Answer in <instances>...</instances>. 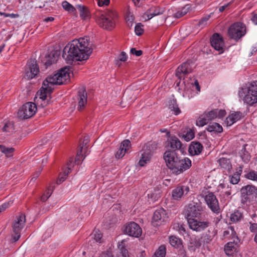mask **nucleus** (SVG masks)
Listing matches in <instances>:
<instances>
[{"label": "nucleus", "mask_w": 257, "mask_h": 257, "mask_svg": "<svg viewBox=\"0 0 257 257\" xmlns=\"http://www.w3.org/2000/svg\"><path fill=\"white\" fill-rule=\"evenodd\" d=\"M243 218V215L239 210H235L231 214L230 220L233 222L239 221Z\"/></svg>", "instance_id": "36"}, {"label": "nucleus", "mask_w": 257, "mask_h": 257, "mask_svg": "<svg viewBox=\"0 0 257 257\" xmlns=\"http://www.w3.org/2000/svg\"><path fill=\"white\" fill-rule=\"evenodd\" d=\"M189 191V188L187 186H179L175 188L172 192V196L174 199L178 200L184 195H186Z\"/></svg>", "instance_id": "20"}, {"label": "nucleus", "mask_w": 257, "mask_h": 257, "mask_svg": "<svg viewBox=\"0 0 257 257\" xmlns=\"http://www.w3.org/2000/svg\"><path fill=\"white\" fill-rule=\"evenodd\" d=\"M214 236V234L213 233L211 234H210V230H209L208 232L203 234L201 239L204 243H209L212 241Z\"/></svg>", "instance_id": "37"}, {"label": "nucleus", "mask_w": 257, "mask_h": 257, "mask_svg": "<svg viewBox=\"0 0 257 257\" xmlns=\"http://www.w3.org/2000/svg\"><path fill=\"white\" fill-rule=\"evenodd\" d=\"M187 13V10L185 9V8H183L180 11L177 12L176 13L174 14V17L176 18H180L183 16H184L185 14H186Z\"/></svg>", "instance_id": "53"}, {"label": "nucleus", "mask_w": 257, "mask_h": 257, "mask_svg": "<svg viewBox=\"0 0 257 257\" xmlns=\"http://www.w3.org/2000/svg\"><path fill=\"white\" fill-rule=\"evenodd\" d=\"M241 196L244 200L249 199V197L254 195L257 198V188L251 185L243 186L240 190Z\"/></svg>", "instance_id": "18"}, {"label": "nucleus", "mask_w": 257, "mask_h": 257, "mask_svg": "<svg viewBox=\"0 0 257 257\" xmlns=\"http://www.w3.org/2000/svg\"><path fill=\"white\" fill-rule=\"evenodd\" d=\"M229 229L230 230V235L232 236V237H237V236L236 235V232L234 231L233 227H232V226L229 227Z\"/></svg>", "instance_id": "64"}, {"label": "nucleus", "mask_w": 257, "mask_h": 257, "mask_svg": "<svg viewBox=\"0 0 257 257\" xmlns=\"http://www.w3.org/2000/svg\"><path fill=\"white\" fill-rule=\"evenodd\" d=\"M133 92L127 89L124 91L122 97V100L120 102V105L122 107H125L130 105L136 98L135 96L132 97Z\"/></svg>", "instance_id": "22"}, {"label": "nucleus", "mask_w": 257, "mask_h": 257, "mask_svg": "<svg viewBox=\"0 0 257 257\" xmlns=\"http://www.w3.org/2000/svg\"><path fill=\"white\" fill-rule=\"evenodd\" d=\"M209 18H210L209 15L202 18L198 22V26L199 27H201L202 28H203L206 25L207 22L208 21Z\"/></svg>", "instance_id": "50"}, {"label": "nucleus", "mask_w": 257, "mask_h": 257, "mask_svg": "<svg viewBox=\"0 0 257 257\" xmlns=\"http://www.w3.org/2000/svg\"><path fill=\"white\" fill-rule=\"evenodd\" d=\"M10 130H13V124L11 123H6L3 128L4 132H10Z\"/></svg>", "instance_id": "56"}, {"label": "nucleus", "mask_w": 257, "mask_h": 257, "mask_svg": "<svg viewBox=\"0 0 257 257\" xmlns=\"http://www.w3.org/2000/svg\"><path fill=\"white\" fill-rule=\"evenodd\" d=\"M42 170V169L41 168L39 171H37L34 175L33 177H32L31 180H36L37 178L39 176L41 171Z\"/></svg>", "instance_id": "63"}, {"label": "nucleus", "mask_w": 257, "mask_h": 257, "mask_svg": "<svg viewBox=\"0 0 257 257\" xmlns=\"http://www.w3.org/2000/svg\"><path fill=\"white\" fill-rule=\"evenodd\" d=\"M76 7L79 10L80 16L82 19L87 20L90 18V12L86 7L77 5Z\"/></svg>", "instance_id": "30"}, {"label": "nucleus", "mask_w": 257, "mask_h": 257, "mask_svg": "<svg viewBox=\"0 0 257 257\" xmlns=\"http://www.w3.org/2000/svg\"><path fill=\"white\" fill-rule=\"evenodd\" d=\"M245 30L244 25L240 23H237L229 27L228 34L231 39L237 41L245 35Z\"/></svg>", "instance_id": "8"}, {"label": "nucleus", "mask_w": 257, "mask_h": 257, "mask_svg": "<svg viewBox=\"0 0 257 257\" xmlns=\"http://www.w3.org/2000/svg\"><path fill=\"white\" fill-rule=\"evenodd\" d=\"M201 242L199 239L196 237L191 238L188 248L189 250L195 251L197 248H199L201 246Z\"/></svg>", "instance_id": "29"}, {"label": "nucleus", "mask_w": 257, "mask_h": 257, "mask_svg": "<svg viewBox=\"0 0 257 257\" xmlns=\"http://www.w3.org/2000/svg\"><path fill=\"white\" fill-rule=\"evenodd\" d=\"M1 151L5 153L8 157H10L12 156V153L14 151V149L13 148H6L5 146L0 145Z\"/></svg>", "instance_id": "42"}, {"label": "nucleus", "mask_w": 257, "mask_h": 257, "mask_svg": "<svg viewBox=\"0 0 257 257\" xmlns=\"http://www.w3.org/2000/svg\"><path fill=\"white\" fill-rule=\"evenodd\" d=\"M217 117L219 118H222L224 117L226 114V111L225 110L220 109L218 110L217 109Z\"/></svg>", "instance_id": "61"}, {"label": "nucleus", "mask_w": 257, "mask_h": 257, "mask_svg": "<svg viewBox=\"0 0 257 257\" xmlns=\"http://www.w3.org/2000/svg\"><path fill=\"white\" fill-rule=\"evenodd\" d=\"M126 152L125 150L119 148V149L117 151V152H116V153L115 154L116 158H117V159L121 158L122 157L124 156V155Z\"/></svg>", "instance_id": "54"}, {"label": "nucleus", "mask_w": 257, "mask_h": 257, "mask_svg": "<svg viewBox=\"0 0 257 257\" xmlns=\"http://www.w3.org/2000/svg\"><path fill=\"white\" fill-rule=\"evenodd\" d=\"M242 172L241 168L238 172H236L233 174L230 179V183L232 184H236L240 180V176Z\"/></svg>", "instance_id": "40"}, {"label": "nucleus", "mask_w": 257, "mask_h": 257, "mask_svg": "<svg viewBox=\"0 0 257 257\" xmlns=\"http://www.w3.org/2000/svg\"><path fill=\"white\" fill-rule=\"evenodd\" d=\"M95 21L101 27L107 30H111L115 26V24L104 13L100 12L95 14Z\"/></svg>", "instance_id": "7"}, {"label": "nucleus", "mask_w": 257, "mask_h": 257, "mask_svg": "<svg viewBox=\"0 0 257 257\" xmlns=\"http://www.w3.org/2000/svg\"><path fill=\"white\" fill-rule=\"evenodd\" d=\"M143 25L141 23H138L135 28L136 34L138 36L142 35L144 33V29L142 28Z\"/></svg>", "instance_id": "45"}, {"label": "nucleus", "mask_w": 257, "mask_h": 257, "mask_svg": "<svg viewBox=\"0 0 257 257\" xmlns=\"http://www.w3.org/2000/svg\"><path fill=\"white\" fill-rule=\"evenodd\" d=\"M71 67L69 66L62 68L57 73L53 75L48 76L43 81V86L40 88L38 93H39L40 99L43 103H41L42 107L46 106L48 102L45 101L47 98V93L51 94L54 88V85H61L69 81V71Z\"/></svg>", "instance_id": "2"}, {"label": "nucleus", "mask_w": 257, "mask_h": 257, "mask_svg": "<svg viewBox=\"0 0 257 257\" xmlns=\"http://www.w3.org/2000/svg\"><path fill=\"white\" fill-rule=\"evenodd\" d=\"M25 222L26 216L24 214L21 213L19 216H16L12 225L13 231L15 233L13 238L14 241H17L20 238L21 231L24 227Z\"/></svg>", "instance_id": "9"}, {"label": "nucleus", "mask_w": 257, "mask_h": 257, "mask_svg": "<svg viewBox=\"0 0 257 257\" xmlns=\"http://www.w3.org/2000/svg\"><path fill=\"white\" fill-rule=\"evenodd\" d=\"M94 237H93L94 239L96 240V242H98L99 243H101L102 241V234L100 232V231L98 230H94Z\"/></svg>", "instance_id": "48"}, {"label": "nucleus", "mask_w": 257, "mask_h": 257, "mask_svg": "<svg viewBox=\"0 0 257 257\" xmlns=\"http://www.w3.org/2000/svg\"><path fill=\"white\" fill-rule=\"evenodd\" d=\"M206 130L210 133H220L223 131V128L221 125L216 122H213L211 124L208 125L206 128Z\"/></svg>", "instance_id": "31"}, {"label": "nucleus", "mask_w": 257, "mask_h": 257, "mask_svg": "<svg viewBox=\"0 0 257 257\" xmlns=\"http://www.w3.org/2000/svg\"><path fill=\"white\" fill-rule=\"evenodd\" d=\"M168 219L166 211L162 208L156 210L153 214L152 223L154 226H159L163 222L166 221Z\"/></svg>", "instance_id": "13"}, {"label": "nucleus", "mask_w": 257, "mask_h": 257, "mask_svg": "<svg viewBox=\"0 0 257 257\" xmlns=\"http://www.w3.org/2000/svg\"><path fill=\"white\" fill-rule=\"evenodd\" d=\"M60 53L57 51H52L47 54L46 57V60L44 62L46 67H48L53 63L57 62Z\"/></svg>", "instance_id": "25"}, {"label": "nucleus", "mask_w": 257, "mask_h": 257, "mask_svg": "<svg viewBox=\"0 0 257 257\" xmlns=\"http://www.w3.org/2000/svg\"><path fill=\"white\" fill-rule=\"evenodd\" d=\"M238 95L243 98L244 102L249 105L257 102V81H253L242 87L239 91Z\"/></svg>", "instance_id": "4"}, {"label": "nucleus", "mask_w": 257, "mask_h": 257, "mask_svg": "<svg viewBox=\"0 0 257 257\" xmlns=\"http://www.w3.org/2000/svg\"><path fill=\"white\" fill-rule=\"evenodd\" d=\"M37 109L35 103L28 102L20 107L17 113L18 117L22 119H27L33 116Z\"/></svg>", "instance_id": "6"}, {"label": "nucleus", "mask_w": 257, "mask_h": 257, "mask_svg": "<svg viewBox=\"0 0 257 257\" xmlns=\"http://www.w3.org/2000/svg\"><path fill=\"white\" fill-rule=\"evenodd\" d=\"M127 59V56L124 52H122L118 57L117 65L119 66L120 64H119V61L121 62H125Z\"/></svg>", "instance_id": "52"}, {"label": "nucleus", "mask_w": 257, "mask_h": 257, "mask_svg": "<svg viewBox=\"0 0 257 257\" xmlns=\"http://www.w3.org/2000/svg\"><path fill=\"white\" fill-rule=\"evenodd\" d=\"M131 142L128 140H125L121 142L120 148L123 149V150H125L126 152H127V151L131 147Z\"/></svg>", "instance_id": "47"}, {"label": "nucleus", "mask_w": 257, "mask_h": 257, "mask_svg": "<svg viewBox=\"0 0 257 257\" xmlns=\"http://www.w3.org/2000/svg\"><path fill=\"white\" fill-rule=\"evenodd\" d=\"M131 53L133 55H135L136 56H140L143 54L142 50H137L136 48H133L131 49Z\"/></svg>", "instance_id": "55"}, {"label": "nucleus", "mask_w": 257, "mask_h": 257, "mask_svg": "<svg viewBox=\"0 0 257 257\" xmlns=\"http://www.w3.org/2000/svg\"><path fill=\"white\" fill-rule=\"evenodd\" d=\"M163 158L168 169L176 175L183 173L191 166L190 160L188 158L181 159L177 151H166Z\"/></svg>", "instance_id": "3"}, {"label": "nucleus", "mask_w": 257, "mask_h": 257, "mask_svg": "<svg viewBox=\"0 0 257 257\" xmlns=\"http://www.w3.org/2000/svg\"><path fill=\"white\" fill-rule=\"evenodd\" d=\"M164 12V9H161L160 7H153L149 9L143 16V18L145 21H148L153 17L161 15Z\"/></svg>", "instance_id": "19"}, {"label": "nucleus", "mask_w": 257, "mask_h": 257, "mask_svg": "<svg viewBox=\"0 0 257 257\" xmlns=\"http://www.w3.org/2000/svg\"><path fill=\"white\" fill-rule=\"evenodd\" d=\"M182 144L175 136H170L167 140V146L171 149L168 151H177V153H182Z\"/></svg>", "instance_id": "16"}, {"label": "nucleus", "mask_w": 257, "mask_h": 257, "mask_svg": "<svg viewBox=\"0 0 257 257\" xmlns=\"http://www.w3.org/2000/svg\"><path fill=\"white\" fill-rule=\"evenodd\" d=\"M205 200L212 211L217 214L219 212L218 201L213 193L209 192L205 196Z\"/></svg>", "instance_id": "14"}, {"label": "nucleus", "mask_w": 257, "mask_h": 257, "mask_svg": "<svg viewBox=\"0 0 257 257\" xmlns=\"http://www.w3.org/2000/svg\"><path fill=\"white\" fill-rule=\"evenodd\" d=\"M179 136L186 142H189L194 138V134L191 130H190L186 134L179 135Z\"/></svg>", "instance_id": "39"}, {"label": "nucleus", "mask_w": 257, "mask_h": 257, "mask_svg": "<svg viewBox=\"0 0 257 257\" xmlns=\"http://www.w3.org/2000/svg\"><path fill=\"white\" fill-rule=\"evenodd\" d=\"M72 162L73 160L71 159L69 161V162L67 163V169L65 170L62 174L61 173L59 174V176L56 182V183L57 184H60L65 180L66 177L71 172V163Z\"/></svg>", "instance_id": "28"}, {"label": "nucleus", "mask_w": 257, "mask_h": 257, "mask_svg": "<svg viewBox=\"0 0 257 257\" xmlns=\"http://www.w3.org/2000/svg\"><path fill=\"white\" fill-rule=\"evenodd\" d=\"M110 0H98V5L100 7L107 6L109 5Z\"/></svg>", "instance_id": "59"}, {"label": "nucleus", "mask_w": 257, "mask_h": 257, "mask_svg": "<svg viewBox=\"0 0 257 257\" xmlns=\"http://www.w3.org/2000/svg\"><path fill=\"white\" fill-rule=\"evenodd\" d=\"M247 146V144H244L243 146V148L241 150L240 153V155L242 160L245 163H248L250 159V154L246 150V147Z\"/></svg>", "instance_id": "34"}, {"label": "nucleus", "mask_w": 257, "mask_h": 257, "mask_svg": "<svg viewBox=\"0 0 257 257\" xmlns=\"http://www.w3.org/2000/svg\"><path fill=\"white\" fill-rule=\"evenodd\" d=\"M99 257H113V255L111 251H107L102 252Z\"/></svg>", "instance_id": "60"}, {"label": "nucleus", "mask_w": 257, "mask_h": 257, "mask_svg": "<svg viewBox=\"0 0 257 257\" xmlns=\"http://www.w3.org/2000/svg\"><path fill=\"white\" fill-rule=\"evenodd\" d=\"M220 167L225 170L229 171L232 169V165L229 159L221 158L218 160Z\"/></svg>", "instance_id": "32"}, {"label": "nucleus", "mask_w": 257, "mask_h": 257, "mask_svg": "<svg viewBox=\"0 0 257 257\" xmlns=\"http://www.w3.org/2000/svg\"><path fill=\"white\" fill-rule=\"evenodd\" d=\"M169 242L172 246L179 249L181 254L185 255V250L181 239L172 235L169 237Z\"/></svg>", "instance_id": "23"}, {"label": "nucleus", "mask_w": 257, "mask_h": 257, "mask_svg": "<svg viewBox=\"0 0 257 257\" xmlns=\"http://www.w3.org/2000/svg\"><path fill=\"white\" fill-rule=\"evenodd\" d=\"M120 250L123 257H129V255L127 254V250L125 248L122 247Z\"/></svg>", "instance_id": "62"}, {"label": "nucleus", "mask_w": 257, "mask_h": 257, "mask_svg": "<svg viewBox=\"0 0 257 257\" xmlns=\"http://www.w3.org/2000/svg\"><path fill=\"white\" fill-rule=\"evenodd\" d=\"M203 149L202 145L199 142H192L189 146L188 151L191 155H197L201 153Z\"/></svg>", "instance_id": "24"}, {"label": "nucleus", "mask_w": 257, "mask_h": 257, "mask_svg": "<svg viewBox=\"0 0 257 257\" xmlns=\"http://www.w3.org/2000/svg\"><path fill=\"white\" fill-rule=\"evenodd\" d=\"M39 67L35 59H31L26 66L25 76L28 79H32L39 73Z\"/></svg>", "instance_id": "10"}, {"label": "nucleus", "mask_w": 257, "mask_h": 257, "mask_svg": "<svg viewBox=\"0 0 257 257\" xmlns=\"http://www.w3.org/2000/svg\"><path fill=\"white\" fill-rule=\"evenodd\" d=\"M243 117L242 113L240 111L234 112L230 114L226 118L227 125L230 126Z\"/></svg>", "instance_id": "26"}, {"label": "nucleus", "mask_w": 257, "mask_h": 257, "mask_svg": "<svg viewBox=\"0 0 257 257\" xmlns=\"http://www.w3.org/2000/svg\"><path fill=\"white\" fill-rule=\"evenodd\" d=\"M134 17L131 15L130 13L126 16V21L127 26L131 28L133 25V21L134 20Z\"/></svg>", "instance_id": "51"}, {"label": "nucleus", "mask_w": 257, "mask_h": 257, "mask_svg": "<svg viewBox=\"0 0 257 257\" xmlns=\"http://www.w3.org/2000/svg\"><path fill=\"white\" fill-rule=\"evenodd\" d=\"M166 254V247L164 245H161L156 250L152 257H165Z\"/></svg>", "instance_id": "38"}, {"label": "nucleus", "mask_w": 257, "mask_h": 257, "mask_svg": "<svg viewBox=\"0 0 257 257\" xmlns=\"http://www.w3.org/2000/svg\"><path fill=\"white\" fill-rule=\"evenodd\" d=\"M78 106L77 109L81 111L83 110L87 101V95L85 90L84 89L79 90L78 92Z\"/></svg>", "instance_id": "21"}, {"label": "nucleus", "mask_w": 257, "mask_h": 257, "mask_svg": "<svg viewBox=\"0 0 257 257\" xmlns=\"http://www.w3.org/2000/svg\"><path fill=\"white\" fill-rule=\"evenodd\" d=\"M88 37L75 39L68 43L63 50L62 57L67 63L72 64L74 61L87 60L92 53V49L89 47Z\"/></svg>", "instance_id": "1"}, {"label": "nucleus", "mask_w": 257, "mask_h": 257, "mask_svg": "<svg viewBox=\"0 0 257 257\" xmlns=\"http://www.w3.org/2000/svg\"><path fill=\"white\" fill-rule=\"evenodd\" d=\"M83 146H81V145L79 147V149L77 150V154L75 159V163L76 164H80L81 160L82 158V155L81 154L82 150L83 149Z\"/></svg>", "instance_id": "44"}, {"label": "nucleus", "mask_w": 257, "mask_h": 257, "mask_svg": "<svg viewBox=\"0 0 257 257\" xmlns=\"http://www.w3.org/2000/svg\"><path fill=\"white\" fill-rule=\"evenodd\" d=\"M194 68V63L192 61L187 60L178 67L176 71V76L179 79H181V74L188 75L193 71Z\"/></svg>", "instance_id": "12"}, {"label": "nucleus", "mask_w": 257, "mask_h": 257, "mask_svg": "<svg viewBox=\"0 0 257 257\" xmlns=\"http://www.w3.org/2000/svg\"><path fill=\"white\" fill-rule=\"evenodd\" d=\"M217 109L212 110L205 113V116L208 121H211L217 117Z\"/></svg>", "instance_id": "41"}, {"label": "nucleus", "mask_w": 257, "mask_h": 257, "mask_svg": "<svg viewBox=\"0 0 257 257\" xmlns=\"http://www.w3.org/2000/svg\"><path fill=\"white\" fill-rule=\"evenodd\" d=\"M209 121L207 120L206 117H199L198 119L196 120V124L197 126H203L206 124Z\"/></svg>", "instance_id": "49"}, {"label": "nucleus", "mask_w": 257, "mask_h": 257, "mask_svg": "<svg viewBox=\"0 0 257 257\" xmlns=\"http://www.w3.org/2000/svg\"><path fill=\"white\" fill-rule=\"evenodd\" d=\"M236 244L234 242H229L224 246V251L227 255H232L236 250Z\"/></svg>", "instance_id": "33"}, {"label": "nucleus", "mask_w": 257, "mask_h": 257, "mask_svg": "<svg viewBox=\"0 0 257 257\" xmlns=\"http://www.w3.org/2000/svg\"><path fill=\"white\" fill-rule=\"evenodd\" d=\"M52 192L50 193L49 189H48V192L45 194H43L41 197V200L43 202L46 201L51 195Z\"/></svg>", "instance_id": "57"}, {"label": "nucleus", "mask_w": 257, "mask_h": 257, "mask_svg": "<svg viewBox=\"0 0 257 257\" xmlns=\"http://www.w3.org/2000/svg\"><path fill=\"white\" fill-rule=\"evenodd\" d=\"M203 211V208L200 202H193L186 206L184 213L187 221L189 222L190 219H195L194 218L201 217Z\"/></svg>", "instance_id": "5"}, {"label": "nucleus", "mask_w": 257, "mask_h": 257, "mask_svg": "<svg viewBox=\"0 0 257 257\" xmlns=\"http://www.w3.org/2000/svg\"><path fill=\"white\" fill-rule=\"evenodd\" d=\"M191 229L196 231H201L207 228L210 222L209 221H200L196 219H190L188 222Z\"/></svg>", "instance_id": "17"}, {"label": "nucleus", "mask_w": 257, "mask_h": 257, "mask_svg": "<svg viewBox=\"0 0 257 257\" xmlns=\"http://www.w3.org/2000/svg\"><path fill=\"white\" fill-rule=\"evenodd\" d=\"M124 233L133 237H139L142 233V230L140 225L135 222H130L124 226Z\"/></svg>", "instance_id": "11"}, {"label": "nucleus", "mask_w": 257, "mask_h": 257, "mask_svg": "<svg viewBox=\"0 0 257 257\" xmlns=\"http://www.w3.org/2000/svg\"><path fill=\"white\" fill-rule=\"evenodd\" d=\"M246 178L257 181V172L251 171L245 175Z\"/></svg>", "instance_id": "46"}, {"label": "nucleus", "mask_w": 257, "mask_h": 257, "mask_svg": "<svg viewBox=\"0 0 257 257\" xmlns=\"http://www.w3.org/2000/svg\"><path fill=\"white\" fill-rule=\"evenodd\" d=\"M210 43L213 48L219 52V54L224 52V42L222 37L218 33H214L210 38Z\"/></svg>", "instance_id": "15"}, {"label": "nucleus", "mask_w": 257, "mask_h": 257, "mask_svg": "<svg viewBox=\"0 0 257 257\" xmlns=\"http://www.w3.org/2000/svg\"><path fill=\"white\" fill-rule=\"evenodd\" d=\"M169 108L170 109L171 111H173L175 115H177L181 112L177 103V101L175 99H173L170 101Z\"/></svg>", "instance_id": "35"}, {"label": "nucleus", "mask_w": 257, "mask_h": 257, "mask_svg": "<svg viewBox=\"0 0 257 257\" xmlns=\"http://www.w3.org/2000/svg\"><path fill=\"white\" fill-rule=\"evenodd\" d=\"M62 6L64 10L70 12H74L76 10V9L67 1L63 2Z\"/></svg>", "instance_id": "43"}, {"label": "nucleus", "mask_w": 257, "mask_h": 257, "mask_svg": "<svg viewBox=\"0 0 257 257\" xmlns=\"http://www.w3.org/2000/svg\"><path fill=\"white\" fill-rule=\"evenodd\" d=\"M152 153L150 150L145 151L142 154V157L139 161V165L141 166H144L145 165L150 162L152 157Z\"/></svg>", "instance_id": "27"}, {"label": "nucleus", "mask_w": 257, "mask_h": 257, "mask_svg": "<svg viewBox=\"0 0 257 257\" xmlns=\"http://www.w3.org/2000/svg\"><path fill=\"white\" fill-rule=\"evenodd\" d=\"M11 204H12V202L9 201L4 203L1 206H0V212L4 211L6 208H8Z\"/></svg>", "instance_id": "58"}]
</instances>
